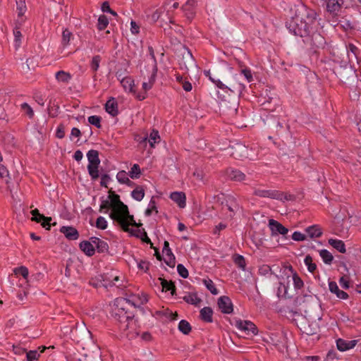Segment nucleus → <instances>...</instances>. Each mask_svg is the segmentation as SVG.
I'll list each match as a JSON object with an SVG mask.
<instances>
[{
    "mask_svg": "<svg viewBox=\"0 0 361 361\" xmlns=\"http://www.w3.org/2000/svg\"><path fill=\"white\" fill-rule=\"evenodd\" d=\"M203 283L207 287V288L211 292L213 295H217L219 291L217 288L215 287L214 282L212 279H203Z\"/></svg>",
    "mask_w": 361,
    "mask_h": 361,
    "instance_id": "nucleus-42",
    "label": "nucleus"
},
{
    "mask_svg": "<svg viewBox=\"0 0 361 361\" xmlns=\"http://www.w3.org/2000/svg\"><path fill=\"white\" fill-rule=\"evenodd\" d=\"M90 240L94 245H95L98 252L104 253L109 251V245L106 241L94 236L91 237Z\"/></svg>",
    "mask_w": 361,
    "mask_h": 361,
    "instance_id": "nucleus-19",
    "label": "nucleus"
},
{
    "mask_svg": "<svg viewBox=\"0 0 361 361\" xmlns=\"http://www.w3.org/2000/svg\"><path fill=\"white\" fill-rule=\"evenodd\" d=\"M328 242L330 245H331L334 248L337 250L341 253H345V245L343 240L331 238L329 240Z\"/></svg>",
    "mask_w": 361,
    "mask_h": 361,
    "instance_id": "nucleus-28",
    "label": "nucleus"
},
{
    "mask_svg": "<svg viewBox=\"0 0 361 361\" xmlns=\"http://www.w3.org/2000/svg\"><path fill=\"white\" fill-rule=\"evenodd\" d=\"M326 11L332 16H338L343 4V0H326Z\"/></svg>",
    "mask_w": 361,
    "mask_h": 361,
    "instance_id": "nucleus-13",
    "label": "nucleus"
},
{
    "mask_svg": "<svg viewBox=\"0 0 361 361\" xmlns=\"http://www.w3.org/2000/svg\"><path fill=\"white\" fill-rule=\"evenodd\" d=\"M178 330L183 334L188 335L190 333L192 328L188 321L182 319L178 324Z\"/></svg>",
    "mask_w": 361,
    "mask_h": 361,
    "instance_id": "nucleus-36",
    "label": "nucleus"
},
{
    "mask_svg": "<svg viewBox=\"0 0 361 361\" xmlns=\"http://www.w3.org/2000/svg\"><path fill=\"white\" fill-rule=\"evenodd\" d=\"M305 265L307 267V269L310 273H314L317 269V264L313 263L312 257L308 255L304 259Z\"/></svg>",
    "mask_w": 361,
    "mask_h": 361,
    "instance_id": "nucleus-41",
    "label": "nucleus"
},
{
    "mask_svg": "<svg viewBox=\"0 0 361 361\" xmlns=\"http://www.w3.org/2000/svg\"><path fill=\"white\" fill-rule=\"evenodd\" d=\"M113 217L114 218H111V219L118 222L123 231L129 233L135 232V230L130 228L129 226L139 228L142 225L141 223H136L133 216L130 214L128 207L126 211H119V212Z\"/></svg>",
    "mask_w": 361,
    "mask_h": 361,
    "instance_id": "nucleus-3",
    "label": "nucleus"
},
{
    "mask_svg": "<svg viewBox=\"0 0 361 361\" xmlns=\"http://www.w3.org/2000/svg\"><path fill=\"white\" fill-rule=\"evenodd\" d=\"M183 299L187 303L194 305L195 306L198 305L202 301V300L198 298L196 293H189L188 295H185Z\"/></svg>",
    "mask_w": 361,
    "mask_h": 361,
    "instance_id": "nucleus-30",
    "label": "nucleus"
},
{
    "mask_svg": "<svg viewBox=\"0 0 361 361\" xmlns=\"http://www.w3.org/2000/svg\"><path fill=\"white\" fill-rule=\"evenodd\" d=\"M128 175L133 179L139 178L141 175L140 166L137 164H133L128 173Z\"/></svg>",
    "mask_w": 361,
    "mask_h": 361,
    "instance_id": "nucleus-40",
    "label": "nucleus"
},
{
    "mask_svg": "<svg viewBox=\"0 0 361 361\" xmlns=\"http://www.w3.org/2000/svg\"><path fill=\"white\" fill-rule=\"evenodd\" d=\"M105 110L108 114L114 117L118 115V103L115 98L111 97L106 102L105 104Z\"/></svg>",
    "mask_w": 361,
    "mask_h": 361,
    "instance_id": "nucleus-21",
    "label": "nucleus"
},
{
    "mask_svg": "<svg viewBox=\"0 0 361 361\" xmlns=\"http://www.w3.org/2000/svg\"><path fill=\"white\" fill-rule=\"evenodd\" d=\"M228 178L232 181L242 182L246 179V175L240 170L229 167L226 170Z\"/></svg>",
    "mask_w": 361,
    "mask_h": 361,
    "instance_id": "nucleus-14",
    "label": "nucleus"
},
{
    "mask_svg": "<svg viewBox=\"0 0 361 361\" xmlns=\"http://www.w3.org/2000/svg\"><path fill=\"white\" fill-rule=\"evenodd\" d=\"M73 37V34L68 29H65L62 32V44L63 46H66L69 44L71 39Z\"/></svg>",
    "mask_w": 361,
    "mask_h": 361,
    "instance_id": "nucleus-49",
    "label": "nucleus"
},
{
    "mask_svg": "<svg viewBox=\"0 0 361 361\" xmlns=\"http://www.w3.org/2000/svg\"><path fill=\"white\" fill-rule=\"evenodd\" d=\"M116 178L120 183L125 184L128 180V177L125 171H119L116 175Z\"/></svg>",
    "mask_w": 361,
    "mask_h": 361,
    "instance_id": "nucleus-58",
    "label": "nucleus"
},
{
    "mask_svg": "<svg viewBox=\"0 0 361 361\" xmlns=\"http://www.w3.org/2000/svg\"><path fill=\"white\" fill-rule=\"evenodd\" d=\"M147 141L149 142L150 147H154V144L160 141V136L158 130L153 129L149 134Z\"/></svg>",
    "mask_w": 361,
    "mask_h": 361,
    "instance_id": "nucleus-39",
    "label": "nucleus"
},
{
    "mask_svg": "<svg viewBox=\"0 0 361 361\" xmlns=\"http://www.w3.org/2000/svg\"><path fill=\"white\" fill-rule=\"evenodd\" d=\"M71 75L69 73L66 72L64 71H59L56 73V79L59 82L68 83L71 79Z\"/></svg>",
    "mask_w": 361,
    "mask_h": 361,
    "instance_id": "nucleus-34",
    "label": "nucleus"
},
{
    "mask_svg": "<svg viewBox=\"0 0 361 361\" xmlns=\"http://www.w3.org/2000/svg\"><path fill=\"white\" fill-rule=\"evenodd\" d=\"M130 235L136 236L137 238L141 239L142 241L147 244H150L151 247H153V244L151 242V240L148 238L147 234L144 228H142V230H135V232L130 233Z\"/></svg>",
    "mask_w": 361,
    "mask_h": 361,
    "instance_id": "nucleus-29",
    "label": "nucleus"
},
{
    "mask_svg": "<svg viewBox=\"0 0 361 361\" xmlns=\"http://www.w3.org/2000/svg\"><path fill=\"white\" fill-rule=\"evenodd\" d=\"M171 199L178 204L179 207L184 208L185 207L186 197L183 192H173L170 195Z\"/></svg>",
    "mask_w": 361,
    "mask_h": 361,
    "instance_id": "nucleus-23",
    "label": "nucleus"
},
{
    "mask_svg": "<svg viewBox=\"0 0 361 361\" xmlns=\"http://www.w3.org/2000/svg\"><path fill=\"white\" fill-rule=\"evenodd\" d=\"M110 209L114 210V207L112 206V202L110 201V200L109 198H107L106 200L102 199L101 204H100V207H99V212H102L104 209H106V211H104V212L106 213L107 211Z\"/></svg>",
    "mask_w": 361,
    "mask_h": 361,
    "instance_id": "nucleus-45",
    "label": "nucleus"
},
{
    "mask_svg": "<svg viewBox=\"0 0 361 361\" xmlns=\"http://www.w3.org/2000/svg\"><path fill=\"white\" fill-rule=\"evenodd\" d=\"M157 70H158L157 65L154 64L152 73H151L150 76L149 77L148 81H147L149 83H151V85H152V86L154 84L155 80H156Z\"/></svg>",
    "mask_w": 361,
    "mask_h": 361,
    "instance_id": "nucleus-60",
    "label": "nucleus"
},
{
    "mask_svg": "<svg viewBox=\"0 0 361 361\" xmlns=\"http://www.w3.org/2000/svg\"><path fill=\"white\" fill-rule=\"evenodd\" d=\"M87 157L89 164H100V159L99 158V152L95 149H90L87 153Z\"/></svg>",
    "mask_w": 361,
    "mask_h": 361,
    "instance_id": "nucleus-31",
    "label": "nucleus"
},
{
    "mask_svg": "<svg viewBox=\"0 0 361 361\" xmlns=\"http://www.w3.org/2000/svg\"><path fill=\"white\" fill-rule=\"evenodd\" d=\"M162 252L164 255V262L170 267H174L176 264V257L173 254L171 248L169 247V243L168 241L165 240L164 243V247L162 249Z\"/></svg>",
    "mask_w": 361,
    "mask_h": 361,
    "instance_id": "nucleus-12",
    "label": "nucleus"
},
{
    "mask_svg": "<svg viewBox=\"0 0 361 361\" xmlns=\"http://www.w3.org/2000/svg\"><path fill=\"white\" fill-rule=\"evenodd\" d=\"M334 61L341 63L339 67L334 70V73L341 80H347L355 74V71L353 69L351 65H349L347 61L340 59H335Z\"/></svg>",
    "mask_w": 361,
    "mask_h": 361,
    "instance_id": "nucleus-6",
    "label": "nucleus"
},
{
    "mask_svg": "<svg viewBox=\"0 0 361 361\" xmlns=\"http://www.w3.org/2000/svg\"><path fill=\"white\" fill-rule=\"evenodd\" d=\"M131 196L137 201H141L145 196V190L142 186L137 185L132 191Z\"/></svg>",
    "mask_w": 361,
    "mask_h": 361,
    "instance_id": "nucleus-33",
    "label": "nucleus"
},
{
    "mask_svg": "<svg viewBox=\"0 0 361 361\" xmlns=\"http://www.w3.org/2000/svg\"><path fill=\"white\" fill-rule=\"evenodd\" d=\"M228 85L229 86H228L227 90L239 94H242L243 91L245 88V85L238 81L236 76L233 77V78L228 82Z\"/></svg>",
    "mask_w": 361,
    "mask_h": 361,
    "instance_id": "nucleus-17",
    "label": "nucleus"
},
{
    "mask_svg": "<svg viewBox=\"0 0 361 361\" xmlns=\"http://www.w3.org/2000/svg\"><path fill=\"white\" fill-rule=\"evenodd\" d=\"M213 310L209 307H204L201 309L200 312V319L207 323H212L213 322Z\"/></svg>",
    "mask_w": 361,
    "mask_h": 361,
    "instance_id": "nucleus-25",
    "label": "nucleus"
},
{
    "mask_svg": "<svg viewBox=\"0 0 361 361\" xmlns=\"http://www.w3.org/2000/svg\"><path fill=\"white\" fill-rule=\"evenodd\" d=\"M96 227L101 230H105L107 228V221L103 216H99L96 221Z\"/></svg>",
    "mask_w": 361,
    "mask_h": 361,
    "instance_id": "nucleus-54",
    "label": "nucleus"
},
{
    "mask_svg": "<svg viewBox=\"0 0 361 361\" xmlns=\"http://www.w3.org/2000/svg\"><path fill=\"white\" fill-rule=\"evenodd\" d=\"M109 25V20L105 15H101L98 18L97 29L104 30Z\"/></svg>",
    "mask_w": 361,
    "mask_h": 361,
    "instance_id": "nucleus-43",
    "label": "nucleus"
},
{
    "mask_svg": "<svg viewBox=\"0 0 361 361\" xmlns=\"http://www.w3.org/2000/svg\"><path fill=\"white\" fill-rule=\"evenodd\" d=\"M99 164H88L87 165V170L88 173L92 178V180H97L99 176Z\"/></svg>",
    "mask_w": 361,
    "mask_h": 361,
    "instance_id": "nucleus-32",
    "label": "nucleus"
},
{
    "mask_svg": "<svg viewBox=\"0 0 361 361\" xmlns=\"http://www.w3.org/2000/svg\"><path fill=\"white\" fill-rule=\"evenodd\" d=\"M235 326L247 336H252L258 334L257 326L250 321L238 319L235 321Z\"/></svg>",
    "mask_w": 361,
    "mask_h": 361,
    "instance_id": "nucleus-8",
    "label": "nucleus"
},
{
    "mask_svg": "<svg viewBox=\"0 0 361 361\" xmlns=\"http://www.w3.org/2000/svg\"><path fill=\"white\" fill-rule=\"evenodd\" d=\"M253 195L262 198H270L284 202L290 200L291 195L277 190L263 189L259 187H253Z\"/></svg>",
    "mask_w": 361,
    "mask_h": 361,
    "instance_id": "nucleus-4",
    "label": "nucleus"
},
{
    "mask_svg": "<svg viewBox=\"0 0 361 361\" xmlns=\"http://www.w3.org/2000/svg\"><path fill=\"white\" fill-rule=\"evenodd\" d=\"M329 288L332 293L336 295L337 298L344 300L348 298V294L346 292L340 290L336 282L330 281L329 283Z\"/></svg>",
    "mask_w": 361,
    "mask_h": 361,
    "instance_id": "nucleus-22",
    "label": "nucleus"
},
{
    "mask_svg": "<svg viewBox=\"0 0 361 361\" xmlns=\"http://www.w3.org/2000/svg\"><path fill=\"white\" fill-rule=\"evenodd\" d=\"M161 281V285L162 286V290L163 291H171V295H176V286L174 283L171 281H169L164 279L159 278V279Z\"/></svg>",
    "mask_w": 361,
    "mask_h": 361,
    "instance_id": "nucleus-26",
    "label": "nucleus"
},
{
    "mask_svg": "<svg viewBox=\"0 0 361 361\" xmlns=\"http://www.w3.org/2000/svg\"><path fill=\"white\" fill-rule=\"evenodd\" d=\"M79 247L80 250L88 257H92L95 253V248L90 240V241L83 240L80 242Z\"/></svg>",
    "mask_w": 361,
    "mask_h": 361,
    "instance_id": "nucleus-20",
    "label": "nucleus"
},
{
    "mask_svg": "<svg viewBox=\"0 0 361 361\" xmlns=\"http://www.w3.org/2000/svg\"><path fill=\"white\" fill-rule=\"evenodd\" d=\"M13 35H14V37H15L16 47L18 48L20 46L21 39L23 37L21 32L20 30V28L16 26L14 28Z\"/></svg>",
    "mask_w": 361,
    "mask_h": 361,
    "instance_id": "nucleus-53",
    "label": "nucleus"
},
{
    "mask_svg": "<svg viewBox=\"0 0 361 361\" xmlns=\"http://www.w3.org/2000/svg\"><path fill=\"white\" fill-rule=\"evenodd\" d=\"M88 122L97 128H100L102 127L101 121L102 118L99 116H90L88 117Z\"/></svg>",
    "mask_w": 361,
    "mask_h": 361,
    "instance_id": "nucleus-50",
    "label": "nucleus"
},
{
    "mask_svg": "<svg viewBox=\"0 0 361 361\" xmlns=\"http://www.w3.org/2000/svg\"><path fill=\"white\" fill-rule=\"evenodd\" d=\"M13 274L17 276H22L24 279L27 280L29 271L26 267L20 266L13 269Z\"/></svg>",
    "mask_w": 361,
    "mask_h": 361,
    "instance_id": "nucleus-38",
    "label": "nucleus"
},
{
    "mask_svg": "<svg viewBox=\"0 0 361 361\" xmlns=\"http://www.w3.org/2000/svg\"><path fill=\"white\" fill-rule=\"evenodd\" d=\"M152 85H151V83H149L148 82H144L142 83V88L144 90V92H136L135 98L138 99L139 101H142L147 97V92L152 89Z\"/></svg>",
    "mask_w": 361,
    "mask_h": 361,
    "instance_id": "nucleus-35",
    "label": "nucleus"
},
{
    "mask_svg": "<svg viewBox=\"0 0 361 361\" xmlns=\"http://www.w3.org/2000/svg\"><path fill=\"white\" fill-rule=\"evenodd\" d=\"M357 343L356 340L346 341L342 338H338L336 341L337 348L340 351H345L353 348Z\"/></svg>",
    "mask_w": 361,
    "mask_h": 361,
    "instance_id": "nucleus-18",
    "label": "nucleus"
},
{
    "mask_svg": "<svg viewBox=\"0 0 361 361\" xmlns=\"http://www.w3.org/2000/svg\"><path fill=\"white\" fill-rule=\"evenodd\" d=\"M101 59H102V58L99 55H96V56H93L91 63H90V67H91V69L94 72L97 71V70L99 67V63H100Z\"/></svg>",
    "mask_w": 361,
    "mask_h": 361,
    "instance_id": "nucleus-52",
    "label": "nucleus"
},
{
    "mask_svg": "<svg viewBox=\"0 0 361 361\" xmlns=\"http://www.w3.org/2000/svg\"><path fill=\"white\" fill-rule=\"evenodd\" d=\"M56 137L59 139H62L65 137V126L63 124H60L57 127Z\"/></svg>",
    "mask_w": 361,
    "mask_h": 361,
    "instance_id": "nucleus-61",
    "label": "nucleus"
},
{
    "mask_svg": "<svg viewBox=\"0 0 361 361\" xmlns=\"http://www.w3.org/2000/svg\"><path fill=\"white\" fill-rule=\"evenodd\" d=\"M288 287L282 283H279L277 290V296L279 298H286Z\"/></svg>",
    "mask_w": 361,
    "mask_h": 361,
    "instance_id": "nucleus-55",
    "label": "nucleus"
},
{
    "mask_svg": "<svg viewBox=\"0 0 361 361\" xmlns=\"http://www.w3.org/2000/svg\"><path fill=\"white\" fill-rule=\"evenodd\" d=\"M233 261L235 262V264L240 269H245V266H246V263H245V258L243 257V256L240 255H235L234 256V259H233Z\"/></svg>",
    "mask_w": 361,
    "mask_h": 361,
    "instance_id": "nucleus-48",
    "label": "nucleus"
},
{
    "mask_svg": "<svg viewBox=\"0 0 361 361\" xmlns=\"http://www.w3.org/2000/svg\"><path fill=\"white\" fill-rule=\"evenodd\" d=\"M108 198L112 202V206L114 207V210H112L109 214L111 219L114 218L113 216H116L119 211L123 210L125 212L127 210V205L121 201L120 196L116 194L112 190L109 191Z\"/></svg>",
    "mask_w": 361,
    "mask_h": 361,
    "instance_id": "nucleus-7",
    "label": "nucleus"
},
{
    "mask_svg": "<svg viewBox=\"0 0 361 361\" xmlns=\"http://www.w3.org/2000/svg\"><path fill=\"white\" fill-rule=\"evenodd\" d=\"M177 271L178 274L183 279H187L189 276L188 269L182 264H178Z\"/></svg>",
    "mask_w": 361,
    "mask_h": 361,
    "instance_id": "nucleus-57",
    "label": "nucleus"
},
{
    "mask_svg": "<svg viewBox=\"0 0 361 361\" xmlns=\"http://www.w3.org/2000/svg\"><path fill=\"white\" fill-rule=\"evenodd\" d=\"M271 271V267L269 265H267V264H263L259 269V273L261 275H264V276H265L267 274L270 273Z\"/></svg>",
    "mask_w": 361,
    "mask_h": 361,
    "instance_id": "nucleus-64",
    "label": "nucleus"
},
{
    "mask_svg": "<svg viewBox=\"0 0 361 361\" xmlns=\"http://www.w3.org/2000/svg\"><path fill=\"white\" fill-rule=\"evenodd\" d=\"M317 16L314 11L305 10V14H295L286 22V26L289 32L303 38L304 43L312 49L323 48L326 44Z\"/></svg>",
    "mask_w": 361,
    "mask_h": 361,
    "instance_id": "nucleus-1",
    "label": "nucleus"
},
{
    "mask_svg": "<svg viewBox=\"0 0 361 361\" xmlns=\"http://www.w3.org/2000/svg\"><path fill=\"white\" fill-rule=\"evenodd\" d=\"M230 155L235 159H248L254 160L256 154L252 153V149L242 143H236L231 147Z\"/></svg>",
    "mask_w": 361,
    "mask_h": 361,
    "instance_id": "nucleus-5",
    "label": "nucleus"
},
{
    "mask_svg": "<svg viewBox=\"0 0 361 361\" xmlns=\"http://www.w3.org/2000/svg\"><path fill=\"white\" fill-rule=\"evenodd\" d=\"M346 49L348 53L350 52L353 54L355 58L357 59V62H359L360 49L352 43H349L348 45H346Z\"/></svg>",
    "mask_w": 361,
    "mask_h": 361,
    "instance_id": "nucleus-44",
    "label": "nucleus"
},
{
    "mask_svg": "<svg viewBox=\"0 0 361 361\" xmlns=\"http://www.w3.org/2000/svg\"><path fill=\"white\" fill-rule=\"evenodd\" d=\"M152 211H155L156 213H158V210L157 209V203L154 197H152L149 201L148 208L145 210V215L147 216H150L152 213Z\"/></svg>",
    "mask_w": 361,
    "mask_h": 361,
    "instance_id": "nucleus-46",
    "label": "nucleus"
},
{
    "mask_svg": "<svg viewBox=\"0 0 361 361\" xmlns=\"http://www.w3.org/2000/svg\"><path fill=\"white\" fill-rule=\"evenodd\" d=\"M121 84L126 91L133 93V94L135 96L136 92L134 90V80L130 76L124 77L121 80Z\"/></svg>",
    "mask_w": 361,
    "mask_h": 361,
    "instance_id": "nucleus-24",
    "label": "nucleus"
},
{
    "mask_svg": "<svg viewBox=\"0 0 361 361\" xmlns=\"http://www.w3.org/2000/svg\"><path fill=\"white\" fill-rule=\"evenodd\" d=\"M104 277V281H108L109 283L107 284L109 286H116L117 287H120L122 286V284H118L117 283L118 282V281H120V277L118 276H111V277H112V279H111L110 277H108L107 274H106Z\"/></svg>",
    "mask_w": 361,
    "mask_h": 361,
    "instance_id": "nucleus-47",
    "label": "nucleus"
},
{
    "mask_svg": "<svg viewBox=\"0 0 361 361\" xmlns=\"http://www.w3.org/2000/svg\"><path fill=\"white\" fill-rule=\"evenodd\" d=\"M127 302V305H131L134 307H140L148 302V295L142 293L141 294H130L128 298H124Z\"/></svg>",
    "mask_w": 361,
    "mask_h": 361,
    "instance_id": "nucleus-9",
    "label": "nucleus"
},
{
    "mask_svg": "<svg viewBox=\"0 0 361 361\" xmlns=\"http://www.w3.org/2000/svg\"><path fill=\"white\" fill-rule=\"evenodd\" d=\"M21 110L30 118H32L34 116V111L32 108L26 102L23 103L20 106Z\"/></svg>",
    "mask_w": 361,
    "mask_h": 361,
    "instance_id": "nucleus-51",
    "label": "nucleus"
},
{
    "mask_svg": "<svg viewBox=\"0 0 361 361\" xmlns=\"http://www.w3.org/2000/svg\"><path fill=\"white\" fill-rule=\"evenodd\" d=\"M127 306V302L123 298H116L112 310V316L123 324V330L128 329L129 322L134 318V314L128 310Z\"/></svg>",
    "mask_w": 361,
    "mask_h": 361,
    "instance_id": "nucleus-2",
    "label": "nucleus"
},
{
    "mask_svg": "<svg viewBox=\"0 0 361 361\" xmlns=\"http://www.w3.org/2000/svg\"><path fill=\"white\" fill-rule=\"evenodd\" d=\"M269 227L273 236L278 235L279 234L285 236L288 233V229L286 227L274 219L269 220Z\"/></svg>",
    "mask_w": 361,
    "mask_h": 361,
    "instance_id": "nucleus-11",
    "label": "nucleus"
},
{
    "mask_svg": "<svg viewBox=\"0 0 361 361\" xmlns=\"http://www.w3.org/2000/svg\"><path fill=\"white\" fill-rule=\"evenodd\" d=\"M39 354L37 350H30L26 353L27 361H35L38 359Z\"/></svg>",
    "mask_w": 361,
    "mask_h": 361,
    "instance_id": "nucleus-59",
    "label": "nucleus"
},
{
    "mask_svg": "<svg viewBox=\"0 0 361 361\" xmlns=\"http://www.w3.org/2000/svg\"><path fill=\"white\" fill-rule=\"evenodd\" d=\"M218 307L224 314H231L233 311V305L231 298L228 296H221L218 299Z\"/></svg>",
    "mask_w": 361,
    "mask_h": 361,
    "instance_id": "nucleus-10",
    "label": "nucleus"
},
{
    "mask_svg": "<svg viewBox=\"0 0 361 361\" xmlns=\"http://www.w3.org/2000/svg\"><path fill=\"white\" fill-rule=\"evenodd\" d=\"M60 232L69 240H75L79 238L78 230L73 226H61Z\"/></svg>",
    "mask_w": 361,
    "mask_h": 361,
    "instance_id": "nucleus-16",
    "label": "nucleus"
},
{
    "mask_svg": "<svg viewBox=\"0 0 361 361\" xmlns=\"http://www.w3.org/2000/svg\"><path fill=\"white\" fill-rule=\"evenodd\" d=\"M319 255L323 262L326 264H331L334 260L332 254L327 250L323 249L319 251Z\"/></svg>",
    "mask_w": 361,
    "mask_h": 361,
    "instance_id": "nucleus-37",
    "label": "nucleus"
},
{
    "mask_svg": "<svg viewBox=\"0 0 361 361\" xmlns=\"http://www.w3.org/2000/svg\"><path fill=\"white\" fill-rule=\"evenodd\" d=\"M291 238L295 241H303L306 239L305 235L299 231H295Z\"/></svg>",
    "mask_w": 361,
    "mask_h": 361,
    "instance_id": "nucleus-62",
    "label": "nucleus"
},
{
    "mask_svg": "<svg viewBox=\"0 0 361 361\" xmlns=\"http://www.w3.org/2000/svg\"><path fill=\"white\" fill-rule=\"evenodd\" d=\"M225 206L227 209L231 212L230 216L233 217L241 209L236 198L233 195H228L226 200Z\"/></svg>",
    "mask_w": 361,
    "mask_h": 361,
    "instance_id": "nucleus-15",
    "label": "nucleus"
},
{
    "mask_svg": "<svg viewBox=\"0 0 361 361\" xmlns=\"http://www.w3.org/2000/svg\"><path fill=\"white\" fill-rule=\"evenodd\" d=\"M305 231L311 238H319L322 235V228L319 225L309 226Z\"/></svg>",
    "mask_w": 361,
    "mask_h": 361,
    "instance_id": "nucleus-27",
    "label": "nucleus"
},
{
    "mask_svg": "<svg viewBox=\"0 0 361 361\" xmlns=\"http://www.w3.org/2000/svg\"><path fill=\"white\" fill-rule=\"evenodd\" d=\"M111 180V177L109 174L104 173L101 176L100 185L102 187L108 188L107 183Z\"/></svg>",
    "mask_w": 361,
    "mask_h": 361,
    "instance_id": "nucleus-63",
    "label": "nucleus"
},
{
    "mask_svg": "<svg viewBox=\"0 0 361 361\" xmlns=\"http://www.w3.org/2000/svg\"><path fill=\"white\" fill-rule=\"evenodd\" d=\"M293 280L295 288L300 289L304 286L302 280L300 278L296 272H295L293 275Z\"/></svg>",
    "mask_w": 361,
    "mask_h": 361,
    "instance_id": "nucleus-56",
    "label": "nucleus"
}]
</instances>
